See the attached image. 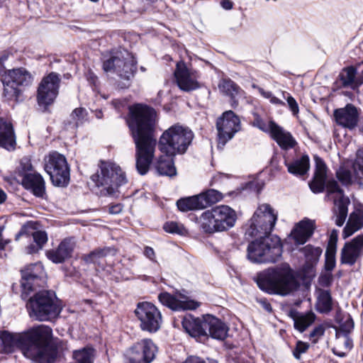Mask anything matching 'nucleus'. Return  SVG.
I'll use <instances>...</instances> for the list:
<instances>
[{"label": "nucleus", "instance_id": "f257e3e1", "mask_svg": "<svg viewBox=\"0 0 363 363\" xmlns=\"http://www.w3.org/2000/svg\"><path fill=\"white\" fill-rule=\"evenodd\" d=\"M158 121L157 112L148 105L138 103L128 107L126 123L135 145V167L140 175L148 172L157 144L161 152L175 157L186 153L194 138L189 127L177 123L165 130L157 142Z\"/></svg>", "mask_w": 363, "mask_h": 363}, {"label": "nucleus", "instance_id": "f03ea898", "mask_svg": "<svg viewBox=\"0 0 363 363\" xmlns=\"http://www.w3.org/2000/svg\"><path fill=\"white\" fill-rule=\"evenodd\" d=\"M277 214L268 203L258 206L250 220L245 234L256 238L248 244L247 257L254 263H274L281 257L283 246L280 238L271 235Z\"/></svg>", "mask_w": 363, "mask_h": 363}, {"label": "nucleus", "instance_id": "7ed1b4c3", "mask_svg": "<svg viewBox=\"0 0 363 363\" xmlns=\"http://www.w3.org/2000/svg\"><path fill=\"white\" fill-rule=\"evenodd\" d=\"M21 298L26 301L29 317L39 322L57 318L62 307L55 293L50 290L35 291L43 282V266L39 262L30 264L21 269Z\"/></svg>", "mask_w": 363, "mask_h": 363}, {"label": "nucleus", "instance_id": "20e7f679", "mask_svg": "<svg viewBox=\"0 0 363 363\" xmlns=\"http://www.w3.org/2000/svg\"><path fill=\"white\" fill-rule=\"evenodd\" d=\"M23 355L33 363H55L59 353V340L45 325L33 326L23 333Z\"/></svg>", "mask_w": 363, "mask_h": 363}, {"label": "nucleus", "instance_id": "39448f33", "mask_svg": "<svg viewBox=\"0 0 363 363\" xmlns=\"http://www.w3.org/2000/svg\"><path fill=\"white\" fill-rule=\"evenodd\" d=\"M258 287L269 294L286 296L297 290L299 284L288 263L268 268L258 274Z\"/></svg>", "mask_w": 363, "mask_h": 363}, {"label": "nucleus", "instance_id": "423d86ee", "mask_svg": "<svg viewBox=\"0 0 363 363\" xmlns=\"http://www.w3.org/2000/svg\"><path fill=\"white\" fill-rule=\"evenodd\" d=\"M103 69L116 73L123 80L121 88H128L137 71V61L127 50L115 49L104 56Z\"/></svg>", "mask_w": 363, "mask_h": 363}, {"label": "nucleus", "instance_id": "0eeeda50", "mask_svg": "<svg viewBox=\"0 0 363 363\" xmlns=\"http://www.w3.org/2000/svg\"><path fill=\"white\" fill-rule=\"evenodd\" d=\"M199 228L207 234L227 231L233 228L237 220L234 209L226 205H220L203 212L196 218Z\"/></svg>", "mask_w": 363, "mask_h": 363}, {"label": "nucleus", "instance_id": "6e6552de", "mask_svg": "<svg viewBox=\"0 0 363 363\" xmlns=\"http://www.w3.org/2000/svg\"><path fill=\"white\" fill-rule=\"evenodd\" d=\"M99 169L100 172L91 177V181L96 186L101 188V196H115L118 188L127 183L125 173L116 164L104 161H101Z\"/></svg>", "mask_w": 363, "mask_h": 363}, {"label": "nucleus", "instance_id": "1a4fd4ad", "mask_svg": "<svg viewBox=\"0 0 363 363\" xmlns=\"http://www.w3.org/2000/svg\"><path fill=\"white\" fill-rule=\"evenodd\" d=\"M44 169L54 186H67L69 182V167L66 157L55 151L44 158Z\"/></svg>", "mask_w": 363, "mask_h": 363}, {"label": "nucleus", "instance_id": "9d476101", "mask_svg": "<svg viewBox=\"0 0 363 363\" xmlns=\"http://www.w3.org/2000/svg\"><path fill=\"white\" fill-rule=\"evenodd\" d=\"M315 171L312 180L309 182V187L314 194H319L327 189L328 196L337 194L340 196L344 195V191L340 187L335 180L329 181L326 184L327 166L323 160L318 155L314 156Z\"/></svg>", "mask_w": 363, "mask_h": 363}, {"label": "nucleus", "instance_id": "9b49d317", "mask_svg": "<svg viewBox=\"0 0 363 363\" xmlns=\"http://www.w3.org/2000/svg\"><path fill=\"white\" fill-rule=\"evenodd\" d=\"M157 352V347L151 339L140 340L125 350V363H151Z\"/></svg>", "mask_w": 363, "mask_h": 363}, {"label": "nucleus", "instance_id": "f8f14e48", "mask_svg": "<svg viewBox=\"0 0 363 363\" xmlns=\"http://www.w3.org/2000/svg\"><path fill=\"white\" fill-rule=\"evenodd\" d=\"M135 313L140 321V328L143 331L154 333L161 327L162 317L160 311L150 302L138 303Z\"/></svg>", "mask_w": 363, "mask_h": 363}, {"label": "nucleus", "instance_id": "ddd939ff", "mask_svg": "<svg viewBox=\"0 0 363 363\" xmlns=\"http://www.w3.org/2000/svg\"><path fill=\"white\" fill-rule=\"evenodd\" d=\"M60 75L52 72L45 76L40 82L37 90V101L40 107L45 111L52 104L59 94Z\"/></svg>", "mask_w": 363, "mask_h": 363}, {"label": "nucleus", "instance_id": "4468645a", "mask_svg": "<svg viewBox=\"0 0 363 363\" xmlns=\"http://www.w3.org/2000/svg\"><path fill=\"white\" fill-rule=\"evenodd\" d=\"M174 77L178 86L184 91L189 92L201 86L199 82V72L193 68L188 67L183 61L177 63Z\"/></svg>", "mask_w": 363, "mask_h": 363}, {"label": "nucleus", "instance_id": "2eb2a0df", "mask_svg": "<svg viewBox=\"0 0 363 363\" xmlns=\"http://www.w3.org/2000/svg\"><path fill=\"white\" fill-rule=\"evenodd\" d=\"M218 143L225 145L240 129V119L232 111H227L216 122Z\"/></svg>", "mask_w": 363, "mask_h": 363}, {"label": "nucleus", "instance_id": "dca6fc26", "mask_svg": "<svg viewBox=\"0 0 363 363\" xmlns=\"http://www.w3.org/2000/svg\"><path fill=\"white\" fill-rule=\"evenodd\" d=\"M158 299L162 305L176 311L195 310L200 306V303L189 299L185 296L179 294V298H178L166 291L160 293L158 295Z\"/></svg>", "mask_w": 363, "mask_h": 363}, {"label": "nucleus", "instance_id": "f3484780", "mask_svg": "<svg viewBox=\"0 0 363 363\" xmlns=\"http://www.w3.org/2000/svg\"><path fill=\"white\" fill-rule=\"evenodd\" d=\"M363 255V234L358 235L350 242H345L341 250L342 264L354 265Z\"/></svg>", "mask_w": 363, "mask_h": 363}, {"label": "nucleus", "instance_id": "a211bd4d", "mask_svg": "<svg viewBox=\"0 0 363 363\" xmlns=\"http://www.w3.org/2000/svg\"><path fill=\"white\" fill-rule=\"evenodd\" d=\"M204 326L206 339L208 337L218 340H224L228 336L229 328L219 318L214 315L206 314L204 315Z\"/></svg>", "mask_w": 363, "mask_h": 363}, {"label": "nucleus", "instance_id": "6ab92c4d", "mask_svg": "<svg viewBox=\"0 0 363 363\" xmlns=\"http://www.w3.org/2000/svg\"><path fill=\"white\" fill-rule=\"evenodd\" d=\"M334 117L338 125L353 129L357 125L359 113L354 105L348 104L345 108L335 109Z\"/></svg>", "mask_w": 363, "mask_h": 363}, {"label": "nucleus", "instance_id": "aec40b11", "mask_svg": "<svg viewBox=\"0 0 363 363\" xmlns=\"http://www.w3.org/2000/svg\"><path fill=\"white\" fill-rule=\"evenodd\" d=\"M182 325L186 333L191 337L200 342L206 340L205 328L206 327L204 326V315L201 318H195L191 315H186L182 321Z\"/></svg>", "mask_w": 363, "mask_h": 363}, {"label": "nucleus", "instance_id": "412c9836", "mask_svg": "<svg viewBox=\"0 0 363 363\" xmlns=\"http://www.w3.org/2000/svg\"><path fill=\"white\" fill-rule=\"evenodd\" d=\"M75 242L71 238L64 239L57 248L47 251L48 258L53 263H62L72 257Z\"/></svg>", "mask_w": 363, "mask_h": 363}, {"label": "nucleus", "instance_id": "4be33fe9", "mask_svg": "<svg viewBox=\"0 0 363 363\" xmlns=\"http://www.w3.org/2000/svg\"><path fill=\"white\" fill-rule=\"evenodd\" d=\"M269 128L272 138L282 150L292 149L296 145L297 143L292 135L277 125L274 121H269Z\"/></svg>", "mask_w": 363, "mask_h": 363}, {"label": "nucleus", "instance_id": "5701e85b", "mask_svg": "<svg viewBox=\"0 0 363 363\" xmlns=\"http://www.w3.org/2000/svg\"><path fill=\"white\" fill-rule=\"evenodd\" d=\"M338 79L343 88L357 89L363 84V69L357 72L354 66L344 67L338 75Z\"/></svg>", "mask_w": 363, "mask_h": 363}, {"label": "nucleus", "instance_id": "b1692460", "mask_svg": "<svg viewBox=\"0 0 363 363\" xmlns=\"http://www.w3.org/2000/svg\"><path fill=\"white\" fill-rule=\"evenodd\" d=\"M21 184L26 189L30 191L36 197L43 198L45 194V183L39 173L25 174Z\"/></svg>", "mask_w": 363, "mask_h": 363}, {"label": "nucleus", "instance_id": "393cba45", "mask_svg": "<svg viewBox=\"0 0 363 363\" xmlns=\"http://www.w3.org/2000/svg\"><path fill=\"white\" fill-rule=\"evenodd\" d=\"M1 77L6 80H9V83L23 89L32 84L33 77L30 72L25 68L9 69L1 75Z\"/></svg>", "mask_w": 363, "mask_h": 363}, {"label": "nucleus", "instance_id": "a878e982", "mask_svg": "<svg viewBox=\"0 0 363 363\" xmlns=\"http://www.w3.org/2000/svg\"><path fill=\"white\" fill-rule=\"evenodd\" d=\"M23 333L13 334L6 330L0 332V344L3 352L9 354L19 348L23 354L24 343L23 342Z\"/></svg>", "mask_w": 363, "mask_h": 363}, {"label": "nucleus", "instance_id": "bb28decb", "mask_svg": "<svg viewBox=\"0 0 363 363\" xmlns=\"http://www.w3.org/2000/svg\"><path fill=\"white\" fill-rule=\"evenodd\" d=\"M313 223L310 220L300 221L292 230L290 236L296 245L304 244L313 234Z\"/></svg>", "mask_w": 363, "mask_h": 363}, {"label": "nucleus", "instance_id": "cd10ccee", "mask_svg": "<svg viewBox=\"0 0 363 363\" xmlns=\"http://www.w3.org/2000/svg\"><path fill=\"white\" fill-rule=\"evenodd\" d=\"M16 135L11 122L0 118V147L8 150H14Z\"/></svg>", "mask_w": 363, "mask_h": 363}, {"label": "nucleus", "instance_id": "c85d7f7f", "mask_svg": "<svg viewBox=\"0 0 363 363\" xmlns=\"http://www.w3.org/2000/svg\"><path fill=\"white\" fill-rule=\"evenodd\" d=\"M289 315L294 320V328L301 333L304 332L315 320V315L312 311L302 313L291 309Z\"/></svg>", "mask_w": 363, "mask_h": 363}, {"label": "nucleus", "instance_id": "c756f323", "mask_svg": "<svg viewBox=\"0 0 363 363\" xmlns=\"http://www.w3.org/2000/svg\"><path fill=\"white\" fill-rule=\"evenodd\" d=\"M220 89L230 97V106L235 108L238 104V100L244 94V91L231 79H225L219 86Z\"/></svg>", "mask_w": 363, "mask_h": 363}, {"label": "nucleus", "instance_id": "7c9ffc66", "mask_svg": "<svg viewBox=\"0 0 363 363\" xmlns=\"http://www.w3.org/2000/svg\"><path fill=\"white\" fill-rule=\"evenodd\" d=\"M284 164L290 174L296 177H301L309 171L310 159L308 155H303L300 158H296L292 162L285 160Z\"/></svg>", "mask_w": 363, "mask_h": 363}, {"label": "nucleus", "instance_id": "2f4dec72", "mask_svg": "<svg viewBox=\"0 0 363 363\" xmlns=\"http://www.w3.org/2000/svg\"><path fill=\"white\" fill-rule=\"evenodd\" d=\"M363 228V210L356 209L350 213L349 219L343 229L344 238L351 236L357 230Z\"/></svg>", "mask_w": 363, "mask_h": 363}, {"label": "nucleus", "instance_id": "473e14b6", "mask_svg": "<svg viewBox=\"0 0 363 363\" xmlns=\"http://www.w3.org/2000/svg\"><path fill=\"white\" fill-rule=\"evenodd\" d=\"M3 85L4 91L2 94L3 101L8 103L10 102H18L21 101V96L23 89L19 88L11 83H9V80H6L1 77V79Z\"/></svg>", "mask_w": 363, "mask_h": 363}, {"label": "nucleus", "instance_id": "72a5a7b5", "mask_svg": "<svg viewBox=\"0 0 363 363\" xmlns=\"http://www.w3.org/2000/svg\"><path fill=\"white\" fill-rule=\"evenodd\" d=\"M173 157L165 155L158 158L155 168L160 175L168 177L176 175L177 171L174 165Z\"/></svg>", "mask_w": 363, "mask_h": 363}, {"label": "nucleus", "instance_id": "f704fd0d", "mask_svg": "<svg viewBox=\"0 0 363 363\" xmlns=\"http://www.w3.org/2000/svg\"><path fill=\"white\" fill-rule=\"evenodd\" d=\"M315 308L320 313H329L333 310V298L328 290L322 289L319 291Z\"/></svg>", "mask_w": 363, "mask_h": 363}, {"label": "nucleus", "instance_id": "c9c22d12", "mask_svg": "<svg viewBox=\"0 0 363 363\" xmlns=\"http://www.w3.org/2000/svg\"><path fill=\"white\" fill-rule=\"evenodd\" d=\"M198 197L201 208L203 209L222 200L223 194L216 189H210L199 194Z\"/></svg>", "mask_w": 363, "mask_h": 363}, {"label": "nucleus", "instance_id": "e433bc0d", "mask_svg": "<svg viewBox=\"0 0 363 363\" xmlns=\"http://www.w3.org/2000/svg\"><path fill=\"white\" fill-rule=\"evenodd\" d=\"M87 111L84 108H76L71 113L69 118L65 125L70 128L77 129L87 120Z\"/></svg>", "mask_w": 363, "mask_h": 363}, {"label": "nucleus", "instance_id": "4c0bfd02", "mask_svg": "<svg viewBox=\"0 0 363 363\" xmlns=\"http://www.w3.org/2000/svg\"><path fill=\"white\" fill-rule=\"evenodd\" d=\"M336 176L338 180L344 186H350L354 182H357L360 185L362 184L359 175L356 174L355 173L352 175L351 171L344 167L339 168L336 172Z\"/></svg>", "mask_w": 363, "mask_h": 363}, {"label": "nucleus", "instance_id": "58836bf2", "mask_svg": "<svg viewBox=\"0 0 363 363\" xmlns=\"http://www.w3.org/2000/svg\"><path fill=\"white\" fill-rule=\"evenodd\" d=\"M177 206L178 209L182 212L202 209L198 195L182 198L177 201Z\"/></svg>", "mask_w": 363, "mask_h": 363}, {"label": "nucleus", "instance_id": "ea45409f", "mask_svg": "<svg viewBox=\"0 0 363 363\" xmlns=\"http://www.w3.org/2000/svg\"><path fill=\"white\" fill-rule=\"evenodd\" d=\"M163 229L165 232L171 234L179 235H186L188 234V230L184 225L176 221H167L164 223Z\"/></svg>", "mask_w": 363, "mask_h": 363}, {"label": "nucleus", "instance_id": "a19ab883", "mask_svg": "<svg viewBox=\"0 0 363 363\" xmlns=\"http://www.w3.org/2000/svg\"><path fill=\"white\" fill-rule=\"evenodd\" d=\"M32 235H33L34 242L37 245V247L35 248V246H33V245H30L28 247L29 252L30 253L38 251L40 249H42L43 245L48 241V235L45 231H43V230L35 231L34 233H33Z\"/></svg>", "mask_w": 363, "mask_h": 363}, {"label": "nucleus", "instance_id": "79ce46f5", "mask_svg": "<svg viewBox=\"0 0 363 363\" xmlns=\"http://www.w3.org/2000/svg\"><path fill=\"white\" fill-rule=\"evenodd\" d=\"M301 251L304 254L306 259L311 262H317L322 253L320 247H315L311 245L305 246Z\"/></svg>", "mask_w": 363, "mask_h": 363}, {"label": "nucleus", "instance_id": "37998d69", "mask_svg": "<svg viewBox=\"0 0 363 363\" xmlns=\"http://www.w3.org/2000/svg\"><path fill=\"white\" fill-rule=\"evenodd\" d=\"M335 246L328 245L325 252V269L331 272L335 267Z\"/></svg>", "mask_w": 363, "mask_h": 363}, {"label": "nucleus", "instance_id": "c03bdc74", "mask_svg": "<svg viewBox=\"0 0 363 363\" xmlns=\"http://www.w3.org/2000/svg\"><path fill=\"white\" fill-rule=\"evenodd\" d=\"M347 207L345 204L340 203L338 206L337 212L335 220V223L337 226L340 227L344 224L347 216Z\"/></svg>", "mask_w": 363, "mask_h": 363}, {"label": "nucleus", "instance_id": "a18cd8bd", "mask_svg": "<svg viewBox=\"0 0 363 363\" xmlns=\"http://www.w3.org/2000/svg\"><path fill=\"white\" fill-rule=\"evenodd\" d=\"M354 173L363 176V150L357 152L356 159L352 164Z\"/></svg>", "mask_w": 363, "mask_h": 363}, {"label": "nucleus", "instance_id": "49530a36", "mask_svg": "<svg viewBox=\"0 0 363 363\" xmlns=\"http://www.w3.org/2000/svg\"><path fill=\"white\" fill-rule=\"evenodd\" d=\"M354 325V324L352 318L351 316H349L347 320L340 325L339 330L342 333L343 336H347L353 330Z\"/></svg>", "mask_w": 363, "mask_h": 363}, {"label": "nucleus", "instance_id": "de8ad7c7", "mask_svg": "<svg viewBox=\"0 0 363 363\" xmlns=\"http://www.w3.org/2000/svg\"><path fill=\"white\" fill-rule=\"evenodd\" d=\"M309 347V345L301 340L297 341L296 345L293 350V355L296 359H301V355L305 353Z\"/></svg>", "mask_w": 363, "mask_h": 363}, {"label": "nucleus", "instance_id": "09e8293b", "mask_svg": "<svg viewBox=\"0 0 363 363\" xmlns=\"http://www.w3.org/2000/svg\"><path fill=\"white\" fill-rule=\"evenodd\" d=\"M183 363H218V361L213 358H203L199 356L191 355L188 357Z\"/></svg>", "mask_w": 363, "mask_h": 363}, {"label": "nucleus", "instance_id": "8fccbe9b", "mask_svg": "<svg viewBox=\"0 0 363 363\" xmlns=\"http://www.w3.org/2000/svg\"><path fill=\"white\" fill-rule=\"evenodd\" d=\"M325 333V328L322 325L315 326L310 333V338L313 342L316 343L319 337Z\"/></svg>", "mask_w": 363, "mask_h": 363}, {"label": "nucleus", "instance_id": "3c124183", "mask_svg": "<svg viewBox=\"0 0 363 363\" xmlns=\"http://www.w3.org/2000/svg\"><path fill=\"white\" fill-rule=\"evenodd\" d=\"M33 165L30 160L24 157L21 160L19 169L21 172H23L24 174L26 173H30L29 172L32 171Z\"/></svg>", "mask_w": 363, "mask_h": 363}, {"label": "nucleus", "instance_id": "603ef678", "mask_svg": "<svg viewBox=\"0 0 363 363\" xmlns=\"http://www.w3.org/2000/svg\"><path fill=\"white\" fill-rule=\"evenodd\" d=\"M286 101H287L288 106H289L290 110L291 111L292 113L294 116H296L298 113L299 108H298V105L296 101L295 100V99L293 96H291L290 94H288V96L286 97Z\"/></svg>", "mask_w": 363, "mask_h": 363}, {"label": "nucleus", "instance_id": "864d4df0", "mask_svg": "<svg viewBox=\"0 0 363 363\" xmlns=\"http://www.w3.org/2000/svg\"><path fill=\"white\" fill-rule=\"evenodd\" d=\"M143 254L152 262H157L155 251L151 247L146 246L144 249Z\"/></svg>", "mask_w": 363, "mask_h": 363}, {"label": "nucleus", "instance_id": "5fc2aeb1", "mask_svg": "<svg viewBox=\"0 0 363 363\" xmlns=\"http://www.w3.org/2000/svg\"><path fill=\"white\" fill-rule=\"evenodd\" d=\"M84 260L85 262L90 264V263H96L99 262V259L96 255V253H95L94 250L91 252L89 254L84 255Z\"/></svg>", "mask_w": 363, "mask_h": 363}, {"label": "nucleus", "instance_id": "6e6d98bb", "mask_svg": "<svg viewBox=\"0 0 363 363\" xmlns=\"http://www.w3.org/2000/svg\"><path fill=\"white\" fill-rule=\"evenodd\" d=\"M9 54L7 52H3L0 54V75H2L1 73L5 74V67L4 63L8 60Z\"/></svg>", "mask_w": 363, "mask_h": 363}, {"label": "nucleus", "instance_id": "4d7b16f0", "mask_svg": "<svg viewBox=\"0 0 363 363\" xmlns=\"http://www.w3.org/2000/svg\"><path fill=\"white\" fill-rule=\"evenodd\" d=\"M123 205L121 203H116L109 206L108 212L111 214H119L123 211Z\"/></svg>", "mask_w": 363, "mask_h": 363}, {"label": "nucleus", "instance_id": "13d9d810", "mask_svg": "<svg viewBox=\"0 0 363 363\" xmlns=\"http://www.w3.org/2000/svg\"><path fill=\"white\" fill-rule=\"evenodd\" d=\"M332 282L331 274L323 275L320 277V284L324 286H329Z\"/></svg>", "mask_w": 363, "mask_h": 363}, {"label": "nucleus", "instance_id": "bf43d9fd", "mask_svg": "<svg viewBox=\"0 0 363 363\" xmlns=\"http://www.w3.org/2000/svg\"><path fill=\"white\" fill-rule=\"evenodd\" d=\"M259 303L262 305V306L263 307V308L265 311H267L268 312L272 311V307L271 304L267 301V299L262 298L259 301Z\"/></svg>", "mask_w": 363, "mask_h": 363}, {"label": "nucleus", "instance_id": "052dcab7", "mask_svg": "<svg viewBox=\"0 0 363 363\" xmlns=\"http://www.w3.org/2000/svg\"><path fill=\"white\" fill-rule=\"evenodd\" d=\"M345 338V342H344V346L348 350H351L353 347V340L352 338H350V337L349 335H347V336H344Z\"/></svg>", "mask_w": 363, "mask_h": 363}, {"label": "nucleus", "instance_id": "680f3d73", "mask_svg": "<svg viewBox=\"0 0 363 363\" xmlns=\"http://www.w3.org/2000/svg\"><path fill=\"white\" fill-rule=\"evenodd\" d=\"M94 252H95V253H96V255L99 257V259H101L107 255L108 252H109V250L107 248L97 249V250H95Z\"/></svg>", "mask_w": 363, "mask_h": 363}, {"label": "nucleus", "instance_id": "e2e57ef3", "mask_svg": "<svg viewBox=\"0 0 363 363\" xmlns=\"http://www.w3.org/2000/svg\"><path fill=\"white\" fill-rule=\"evenodd\" d=\"M220 6L225 10H230L233 8V4L230 0H222Z\"/></svg>", "mask_w": 363, "mask_h": 363}, {"label": "nucleus", "instance_id": "0e129e2a", "mask_svg": "<svg viewBox=\"0 0 363 363\" xmlns=\"http://www.w3.org/2000/svg\"><path fill=\"white\" fill-rule=\"evenodd\" d=\"M259 93L265 99H269L271 100L273 94L271 91H265L262 88H258Z\"/></svg>", "mask_w": 363, "mask_h": 363}, {"label": "nucleus", "instance_id": "69168bd1", "mask_svg": "<svg viewBox=\"0 0 363 363\" xmlns=\"http://www.w3.org/2000/svg\"><path fill=\"white\" fill-rule=\"evenodd\" d=\"M337 239V238L336 231L333 230L330 235V242H329L328 245H331L332 246L336 247Z\"/></svg>", "mask_w": 363, "mask_h": 363}, {"label": "nucleus", "instance_id": "338daca9", "mask_svg": "<svg viewBox=\"0 0 363 363\" xmlns=\"http://www.w3.org/2000/svg\"><path fill=\"white\" fill-rule=\"evenodd\" d=\"M87 79L90 82V83L93 84L94 85H96V83L98 80L97 77L93 72H89Z\"/></svg>", "mask_w": 363, "mask_h": 363}, {"label": "nucleus", "instance_id": "774afa93", "mask_svg": "<svg viewBox=\"0 0 363 363\" xmlns=\"http://www.w3.org/2000/svg\"><path fill=\"white\" fill-rule=\"evenodd\" d=\"M270 102L272 104H277V105H284V102H283L281 100H280L279 99L277 98L274 96H272V97L270 100Z\"/></svg>", "mask_w": 363, "mask_h": 363}]
</instances>
